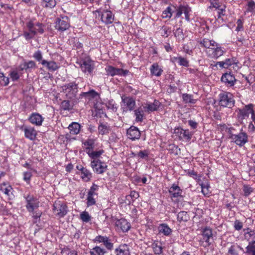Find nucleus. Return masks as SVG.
Listing matches in <instances>:
<instances>
[{"instance_id":"f257e3e1","label":"nucleus","mask_w":255,"mask_h":255,"mask_svg":"<svg viewBox=\"0 0 255 255\" xmlns=\"http://www.w3.org/2000/svg\"><path fill=\"white\" fill-rule=\"evenodd\" d=\"M219 104L220 106L232 108L235 105V100L232 94L223 91L219 95Z\"/></svg>"},{"instance_id":"f03ea898","label":"nucleus","mask_w":255,"mask_h":255,"mask_svg":"<svg viewBox=\"0 0 255 255\" xmlns=\"http://www.w3.org/2000/svg\"><path fill=\"white\" fill-rule=\"evenodd\" d=\"M63 92L67 99L73 100L78 93V85L75 82H70L62 86Z\"/></svg>"},{"instance_id":"7ed1b4c3","label":"nucleus","mask_w":255,"mask_h":255,"mask_svg":"<svg viewBox=\"0 0 255 255\" xmlns=\"http://www.w3.org/2000/svg\"><path fill=\"white\" fill-rule=\"evenodd\" d=\"M53 211L56 216L61 218L65 216L68 212V207L63 202L56 201L53 205Z\"/></svg>"},{"instance_id":"20e7f679","label":"nucleus","mask_w":255,"mask_h":255,"mask_svg":"<svg viewBox=\"0 0 255 255\" xmlns=\"http://www.w3.org/2000/svg\"><path fill=\"white\" fill-rule=\"evenodd\" d=\"M26 208L29 212H33L34 210L38 208L39 201L38 199L33 196L27 195L25 197Z\"/></svg>"},{"instance_id":"39448f33","label":"nucleus","mask_w":255,"mask_h":255,"mask_svg":"<svg viewBox=\"0 0 255 255\" xmlns=\"http://www.w3.org/2000/svg\"><path fill=\"white\" fill-rule=\"evenodd\" d=\"M230 138L238 145L242 146L248 141V136L245 132H240L239 134H235L230 133Z\"/></svg>"},{"instance_id":"423d86ee","label":"nucleus","mask_w":255,"mask_h":255,"mask_svg":"<svg viewBox=\"0 0 255 255\" xmlns=\"http://www.w3.org/2000/svg\"><path fill=\"white\" fill-rule=\"evenodd\" d=\"M91 165L94 171L97 174H102L107 169L106 164L99 159L94 160L91 162Z\"/></svg>"},{"instance_id":"0eeeda50","label":"nucleus","mask_w":255,"mask_h":255,"mask_svg":"<svg viewBox=\"0 0 255 255\" xmlns=\"http://www.w3.org/2000/svg\"><path fill=\"white\" fill-rule=\"evenodd\" d=\"M80 67L84 73L91 74L95 67L94 61L89 58H86L82 61Z\"/></svg>"},{"instance_id":"6e6552de","label":"nucleus","mask_w":255,"mask_h":255,"mask_svg":"<svg viewBox=\"0 0 255 255\" xmlns=\"http://www.w3.org/2000/svg\"><path fill=\"white\" fill-rule=\"evenodd\" d=\"M221 81L224 83L227 87L234 86L236 83L237 80L234 75L231 73H225L221 77Z\"/></svg>"},{"instance_id":"1a4fd4ad","label":"nucleus","mask_w":255,"mask_h":255,"mask_svg":"<svg viewBox=\"0 0 255 255\" xmlns=\"http://www.w3.org/2000/svg\"><path fill=\"white\" fill-rule=\"evenodd\" d=\"M254 105L250 104L245 106L243 109H239L238 110V117L239 119L243 120L248 118L250 114L253 113Z\"/></svg>"},{"instance_id":"9d476101","label":"nucleus","mask_w":255,"mask_h":255,"mask_svg":"<svg viewBox=\"0 0 255 255\" xmlns=\"http://www.w3.org/2000/svg\"><path fill=\"white\" fill-rule=\"evenodd\" d=\"M70 27V24L67 17L58 18L56 19L55 25L56 29L64 31Z\"/></svg>"},{"instance_id":"9b49d317","label":"nucleus","mask_w":255,"mask_h":255,"mask_svg":"<svg viewBox=\"0 0 255 255\" xmlns=\"http://www.w3.org/2000/svg\"><path fill=\"white\" fill-rule=\"evenodd\" d=\"M174 133L179 137L180 139H185L190 140L193 135V133L188 130H184L183 129L177 128L174 129Z\"/></svg>"},{"instance_id":"f8f14e48","label":"nucleus","mask_w":255,"mask_h":255,"mask_svg":"<svg viewBox=\"0 0 255 255\" xmlns=\"http://www.w3.org/2000/svg\"><path fill=\"white\" fill-rule=\"evenodd\" d=\"M127 134L128 137L132 140L139 139L140 137L139 130L137 128L134 126H131L127 130Z\"/></svg>"},{"instance_id":"ddd939ff","label":"nucleus","mask_w":255,"mask_h":255,"mask_svg":"<svg viewBox=\"0 0 255 255\" xmlns=\"http://www.w3.org/2000/svg\"><path fill=\"white\" fill-rule=\"evenodd\" d=\"M95 242L103 243L105 247L109 250H112L113 249V244L111 240L106 236H98L95 238Z\"/></svg>"},{"instance_id":"4468645a","label":"nucleus","mask_w":255,"mask_h":255,"mask_svg":"<svg viewBox=\"0 0 255 255\" xmlns=\"http://www.w3.org/2000/svg\"><path fill=\"white\" fill-rule=\"evenodd\" d=\"M245 239L248 241L249 244H255V232L248 228L244 230Z\"/></svg>"},{"instance_id":"2eb2a0df","label":"nucleus","mask_w":255,"mask_h":255,"mask_svg":"<svg viewBox=\"0 0 255 255\" xmlns=\"http://www.w3.org/2000/svg\"><path fill=\"white\" fill-rule=\"evenodd\" d=\"M116 226L124 232H128L130 228V224L125 219L122 218L117 221Z\"/></svg>"},{"instance_id":"dca6fc26","label":"nucleus","mask_w":255,"mask_h":255,"mask_svg":"<svg viewBox=\"0 0 255 255\" xmlns=\"http://www.w3.org/2000/svg\"><path fill=\"white\" fill-rule=\"evenodd\" d=\"M182 192V190L175 184H173L169 190V193L171 198L181 197Z\"/></svg>"},{"instance_id":"f3484780","label":"nucleus","mask_w":255,"mask_h":255,"mask_svg":"<svg viewBox=\"0 0 255 255\" xmlns=\"http://www.w3.org/2000/svg\"><path fill=\"white\" fill-rule=\"evenodd\" d=\"M122 102L126 106L127 110L132 111L134 109L135 106V102L134 100L130 97H126L122 98Z\"/></svg>"},{"instance_id":"a211bd4d","label":"nucleus","mask_w":255,"mask_h":255,"mask_svg":"<svg viewBox=\"0 0 255 255\" xmlns=\"http://www.w3.org/2000/svg\"><path fill=\"white\" fill-rule=\"evenodd\" d=\"M102 21L106 24L112 23L114 20V16L111 11L106 10L101 15Z\"/></svg>"},{"instance_id":"6ab92c4d","label":"nucleus","mask_w":255,"mask_h":255,"mask_svg":"<svg viewBox=\"0 0 255 255\" xmlns=\"http://www.w3.org/2000/svg\"><path fill=\"white\" fill-rule=\"evenodd\" d=\"M29 120L33 124L36 126H41L42 125L43 119L39 114L33 113L30 116Z\"/></svg>"},{"instance_id":"aec40b11","label":"nucleus","mask_w":255,"mask_h":255,"mask_svg":"<svg viewBox=\"0 0 255 255\" xmlns=\"http://www.w3.org/2000/svg\"><path fill=\"white\" fill-rule=\"evenodd\" d=\"M117 255H129V250L126 244L120 245L118 248L116 249Z\"/></svg>"},{"instance_id":"412c9836","label":"nucleus","mask_w":255,"mask_h":255,"mask_svg":"<svg viewBox=\"0 0 255 255\" xmlns=\"http://www.w3.org/2000/svg\"><path fill=\"white\" fill-rule=\"evenodd\" d=\"M235 63L234 60L232 59H226L224 61L217 62L214 65V66L217 67L219 65L222 68H228L229 66Z\"/></svg>"},{"instance_id":"4be33fe9","label":"nucleus","mask_w":255,"mask_h":255,"mask_svg":"<svg viewBox=\"0 0 255 255\" xmlns=\"http://www.w3.org/2000/svg\"><path fill=\"white\" fill-rule=\"evenodd\" d=\"M150 70L152 75L157 77L160 76L163 72V70L157 63H154L151 65Z\"/></svg>"},{"instance_id":"5701e85b","label":"nucleus","mask_w":255,"mask_h":255,"mask_svg":"<svg viewBox=\"0 0 255 255\" xmlns=\"http://www.w3.org/2000/svg\"><path fill=\"white\" fill-rule=\"evenodd\" d=\"M25 136L30 140H33L36 137V131L33 128H24Z\"/></svg>"},{"instance_id":"b1692460","label":"nucleus","mask_w":255,"mask_h":255,"mask_svg":"<svg viewBox=\"0 0 255 255\" xmlns=\"http://www.w3.org/2000/svg\"><path fill=\"white\" fill-rule=\"evenodd\" d=\"M64 100L63 101L60 105L61 108L64 111H70L72 110L74 106V104L72 102L73 100Z\"/></svg>"},{"instance_id":"393cba45","label":"nucleus","mask_w":255,"mask_h":255,"mask_svg":"<svg viewBox=\"0 0 255 255\" xmlns=\"http://www.w3.org/2000/svg\"><path fill=\"white\" fill-rule=\"evenodd\" d=\"M41 64L47 67L49 70L54 71L58 68V66L56 62L54 61L48 62L46 60H43Z\"/></svg>"},{"instance_id":"a878e982","label":"nucleus","mask_w":255,"mask_h":255,"mask_svg":"<svg viewBox=\"0 0 255 255\" xmlns=\"http://www.w3.org/2000/svg\"><path fill=\"white\" fill-rule=\"evenodd\" d=\"M202 235L205 241L210 244V239L212 238L213 235L212 230L208 227L205 228L203 231Z\"/></svg>"},{"instance_id":"bb28decb","label":"nucleus","mask_w":255,"mask_h":255,"mask_svg":"<svg viewBox=\"0 0 255 255\" xmlns=\"http://www.w3.org/2000/svg\"><path fill=\"white\" fill-rule=\"evenodd\" d=\"M80 125L76 122L72 123L68 127L70 133L72 134H77L80 131Z\"/></svg>"},{"instance_id":"cd10ccee","label":"nucleus","mask_w":255,"mask_h":255,"mask_svg":"<svg viewBox=\"0 0 255 255\" xmlns=\"http://www.w3.org/2000/svg\"><path fill=\"white\" fill-rule=\"evenodd\" d=\"M108 75L114 76L116 75H119L120 72H122V69L116 68L112 66H108L106 69Z\"/></svg>"},{"instance_id":"c85d7f7f","label":"nucleus","mask_w":255,"mask_h":255,"mask_svg":"<svg viewBox=\"0 0 255 255\" xmlns=\"http://www.w3.org/2000/svg\"><path fill=\"white\" fill-rule=\"evenodd\" d=\"M0 190L4 194L9 196L10 194H12L13 189L10 185L3 183L0 185Z\"/></svg>"},{"instance_id":"c756f323","label":"nucleus","mask_w":255,"mask_h":255,"mask_svg":"<svg viewBox=\"0 0 255 255\" xmlns=\"http://www.w3.org/2000/svg\"><path fill=\"white\" fill-rule=\"evenodd\" d=\"M35 66V63L33 61H29L28 62H24V63L21 64L19 65V68L20 70H27L33 68H34Z\"/></svg>"},{"instance_id":"7c9ffc66","label":"nucleus","mask_w":255,"mask_h":255,"mask_svg":"<svg viewBox=\"0 0 255 255\" xmlns=\"http://www.w3.org/2000/svg\"><path fill=\"white\" fill-rule=\"evenodd\" d=\"M160 105V103L157 100H154L153 103L146 104L145 108L147 110L148 112H153L157 111Z\"/></svg>"},{"instance_id":"2f4dec72","label":"nucleus","mask_w":255,"mask_h":255,"mask_svg":"<svg viewBox=\"0 0 255 255\" xmlns=\"http://www.w3.org/2000/svg\"><path fill=\"white\" fill-rule=\"evenodd\" d=\"M244 251V249L239 245H232L228 250V254L231 255H239V250Z\"/></svg>"},{"instance_id":"473e14b6","label":"nucleus","mask_w":255,"mask_h":255,"mask_svg":"<svg viewBox=\"0 0 255 255\" xmlns=\"http://www.w3.org/2000/svg\"><path fill=\"white\" fill-rule=\"evenodd\" d=\"M81 178L85 182H88L90 180L92 177L91 173L86 168H81Z\"/></svg>"},{"instance_id":"72a5a7b5","label":"nucleus","mask_w":255,"mask_h":255,"mask_svg":"<svg viewBox=\"0 0 255 255\" xmlns=\"http://www.w3.org/2000/svg\"><path fill=\"white\" fill-rule=\"evenodd\" d=\"M189 219V216L187 212L181 211L177 214V220L180 222H187Z\"/></svg>"},{"instance_id":"f704fd0d","label":"nucleus","mask_w":255,"mask_h":255,"mask_svg":"<svg viewBox=\"0 0 255 255\" xmlns=\"http://www.w3.org/2000/svg\"><path fill=\"white\" fill-rule=\"evenodd\" d=\"M83 144L86 146V149L87 152H90L94 148L95 140L92 138H89L86 140Z\"/></svg>"},{"instance_id":"c9c22d12","label":"nucleus","mask_w":255,"mask_h":255,"mask_svg":"<svg viewBox=\"0 0 255 255\" xmlns=\"http://www.w3.org/2000/svg\"><path fill=\"white\" fill-rule=\"evenodd\" d=\"M110 130V127L106 124H101L98 126L99 133L102 135L108 134Z\"/></svg>"},{"instance_id":"e433bc0d","label":"nucleus","mask_w":255,"mask_h":255,"mask_svg":"<svg viewBox=\"0 0 255 255\" xmlns=\"http://www.w3.org/2000/svg\"><path fill=\"white\" fill-rule=\"evenodd\" d=\"M159 229L160 233H163L165 236H169L172 232L171 229L165 224L160 225Z\"/></svg>"},{"instance_id":"4c0bfd02","label":"nucleus","mask_w":255,"mask_h":255,"mask_svg":"<svg viewBox=\"0 0 255 255\" xmlns=\"http://www.w3.org/2000/svg\"><path fill=\"white\" fill-rule=\"evenodd\" d=\"M255 244H249L246 248V251H243L248 255H255Z\"/></svg>"},{"instance_id":"58836bf2","label":"nucleus","mask_w":255,"mask_h":255,"mask_svg":"<svg viewBox=\"0 0 255 255\" xmlns=\"http://www.w3.org/2000/svg\"><path fill=\"white\" fill-rule=\"evenodd\" d=\"M182 99L183 101L186 103L195 104L196 100L193 99V95L188 94H183Z\"/></svg>"},{"instance_id":"ea45409f","label":"nucleus","mask_w":255,"mask_h":255,"mask_svg":"<svg viewBox=\"0 0 255 255\" xmlns=\"http://www.w3.org/2000/svg\"><path fill=\"white\" fill-rule=\"evenodd\" d=\"M105 253L106 251L104 249L98 246L95 247L90 251L91 255H103Z\"/></svg>"},{"instance_id":"a19ab883","label":"nucleus","mask_w":255,"mask_h":255,"mask_svg":"<svg viewBox=\"0 0 255 255\" xmlns=\"http://www.w3.org/2000/svg\"><path fill=\"white\" fill-rule=\"evenodd\" d=\"M167 149L170 152L174 155H178L180 152V149L178 148V146L174 144H169L167 147Z\"/></svg>"},{"instance_id":"79ce46f5","label":"nucleus","mask_w":255,"mask_h":255,"mask_svg":"<svg viewBox=\"0 0 255 255\" xmlns=\"http://www.w3.org/2000/svg\"><path fill=\"white\" fill-rule=\"evenodd\" d=\"M213 52V57L216 59L223 55L224 53V51L222 49L220 46H217Z\"/></svg>"},{"instance_id":"37998d69","label":"nucleus","mask_w":255,"mask_h":255,"mask_svg":"<svg viewBox=\"0 0 255 255\" xmlns=\"http://www.w3.org/2000/svg\"><path fill=\"white\" fill-rule=\"evenodd\" d=\"M152 246L155 254L160 255L162 253V248L157 243H153Z\"/></svg>"},{"instance_id":"c03bdc74","label":"nucleus","mask_w":255,"mask_h":255,"mask_svg":"<svg viewBox=\"0 0 255 255\" xmlns=\"http://www.w3.org/2000/svg\"><path fill=\"white\" fill-rule=\"evenodd\" d=\"M174 59L178 62L179 64L185 67H188L189 63L187 60L182 57H175Z\"/></svg>"},{"instance_id":"a18cd8bd","label":"nucleus","mask_w":255,"mask_h":255,"mask_svg":"<svg viewBox=\"0 0 255 255\" xmlns=\"http://www.w3.org/2000/svg\"><path fill=\"white\" fill-rule=\"evenodd\" d=\"M80 218L82 221L87 223L90 221L91 216L87 212L84 211L80 214Z\"/></svg>"},{"instance_id":"49530a36","label":"nucleus","mask_w":255,"mask_h":255,"mask_svg":"<svg viewBox=\"0 0 255 255\" xmlns=\"http://www.w3.org/2000/svg\"><path fill=\"white\" fill-rule=\"evenodd\" d=\"M103 150H101L97 151H94L93 150L91 151L90 152H87V153L92 158H98L103 153Z\"/></svg>"},{"instance_id":"de8ad7c7","label":"nucleus","mask_w":255,"mask_h":255,"mask_svg":"<svg viewBox=\"0 0 255 255\" xmlns=\"http://www.w3.org/2000/svg\"><path fill=\"white\" fill-rule=\"evenodd\" d=\"M95 196L93 195H87V206H91L92 205H94L96 204V200L94 198Z\"/></svg>"},{"instance_id":"09e8293b","label":"nucleus","mask_w":255,"mask_h":255,"mask_svg":"<svg viewBox=\"0 0 255 255\" xmlns=\"http://www.w3.org/2000/svg\"><path fill=\"white\" fill-rule=\"evenodd\" d=\"M98 94L94 90H92L88 92L82 93L80 96H84L86 97L90 98H95L96 96H97Z\"/></svg>"},{"instance_id":"8fccbe9b","label":"nucleus","mask_w":255,"mask_h":255,"mask_svg":"<svg viewBox=\"0 0 255 255\" xmlns=\"http://www.w3.org/2000/svg\"><path fill=\"white\" fill-rule=\"evenodd\" d=\"M134 114L136 117L135 120L136 122H141L143 120L142 111L139 109L134 111Z\"/></svg>"},{"instance_id":"3c124183","label":"nucleus","mask_w":255,"mask_h":255,"mask_svg":"<svg viewBox=\"0 0 255 255\" xmlns=\"http://www.w3.org/2000/svg\"><path fill=\"white\" fill-rule=\"evenodd\" d=\"M188 6L180 5L177 9L176 16L179 17L181 14L186 10L188 8Z\"/></svg>"},{"instance_id":"603ef678","label":"nucleus","mask_w":255,"mask_h":255,"mask_svg":"<svg viewBox=\"0 0 255 255\" xmlns=\"http://www.w3.org/2000/svg\"><path fill=\"white\" fill-rule=\"evenodd\" d=\"M162 16L164 18H169L172 16L171 8L170 6L167 7L163 12Z\"/></svg>"},{"instance_id":"864d4df0","label":"nucleus","mask_w":255,"mask_h":255,"mask_svg":"<svg viewBox=\"0 0 255 255\" xmlns=\"http://www.w3.org/2000/svg\"><path fill=\"white\" fill-rule=\"evenodd\" d=\"M36 34L35 30H31V31L29 32H24L23 35L26 39L28 40L33 38Z\"/></svg>"},{"instance_id":"5fc2aeb1","label":"nucleus","mask_w":255,"mask_h":255,"mask_svg":"<svg viewBox=\"0 0 255 255\" xmlns=\"http://www.w3.org/2000/svg\"><path fill=\"white\" fill-rule=\"evenodd\" d=\"M139 196L138 193L133 190L130 192V195L126 196V199L129 200V198H131L132 201H133L134 199H137Z\"/></svg>"},{"instance_id":"6e6d98bb","label":"nucleus","mask_w":255,"mask_h":255,"mask_svg":"<svg viewBox=\"0 0 255 255\" xmlns=\"http://www.w3.org/2000/svg\"><path fill=\"white\" fill-rule=\"evenodd\" d=\"M98 187L99 186L93 183L92 186L91 187L89 191H88V194L90 195L97 196V194L95 192L98 190Z\"/></svg>"},{"instance_id":"4d7b16f0","label":"nucleus","mask_w":255,"mask_h":255,"mask_svg":"<svg viewBox=\"0 0 255 255\" xmlns=\"http://www.w3.org/2000/svg\"><path fill=\"white\" fill-rule=\"evenodd\" d=\"M0 84L3 86H6L9 83V78L4 76L3 73H1L0 77Z\"/></svg>"},{"instance_id":"13d9d810","label":"nucleus","mask_w":255,"mask_h":255,"mask_svg":"<svg viewBox=\"0 0 255 255\" xmlns=\"http://www.w3.org/2000/svg\"><path fill=\"white\" fill-rule=\"evenodd\" d=\"M46 4V7H50V8H53L55 6L56 4V0H43Z\"/></svg>"},{"instance_id":"bf43d9fd","label":"nucleus","mask_w":255,"mask_h":255,"mask_svg":"<svg viewBox=\"0 0 255 255\" xmlns=\"http://www.w3.org/2000/svg\"><path fill=\"white\" fill-rule=\"evenodd\" d=\"M243 223L239 220H236L234 222V228L236 230L240 231L243 228Z\"/></svg>"},{"instance_id":"052dcab7","label":"nucleus","mask_w":255,"mask_h":255,"mask_svg":"<svg viewBox=\"0 0 255 255\" xmlns=\"http://www.w3.org/2000/svg\"><path fill=\"white\" fill-rule=\"evenodd\" d=\"M243 191L244 192L245 195L247 196L252 192L253 189L252 187L248 185H244L243 187Z\"/></svg>"},{"instance_id":"680f3d73","label":"nucleus","mask_w":255,"mask_h":255,"mask_svg":"<svg viewBox=\"0 0 255 255\" xmlns=\"http://www.w3.org/2000/svg\"><path fill=\"white\" fill-rule=\"evenodd\" d=\"M138 157L141 158H145L146 157H147L148 156V152L147 150H140L137 153Z\"/></svg>"},{"instance_id":"e2e57ef3","label":"nucleus","mask_w":255,"mask_h":255,"mask_svg":"<svg viewBox=\"0 0 255 255\" xmlns=\"http://www.w3.org/2000/svg\"><path fill=\"white\" fill-rule=\"evenodd\" d=\"M200 44L206 48H211L210 44V40L208 39H204L202 41H201Z\"/></svg>"},{"instance_id":"0e129e2a","label":"nucleus","mask_w":255,"mask_h":255,"mask_svg":"<svg viewBox=\"0 0 255 255\" xmlns=\"http://www.w3.org/2000/svg\"><path fill=\"white\" fill-rule=\"evenodd\" d=\"M33 57L38 61H42V56L40 51H36L33 54Z\"/></svg>"},{"instance_id":"69168bd1","label":"nucleus","mask_w":255,"mask_h":255,"mask_svg":"<svg viewBox=\"0 0 255 255\" xmlns=\"http://www.w3.org/2000/svg\"><path fill=\"white\" fill-rule=\"evenodd\" d=\"M255 9V3L253 1L248 2L247 5V10L253 11Z\"/></svg>"},{"instance_id":"338daca9","label":"nucleus","mask_w":255,"mask_h":255,"mask_svg":"<svg viewBox=\"0 0 255 255\" xmlns=\"http://www.w3.org/2000/svg\"><path fill=\"white\" fill-rule=\"evenodd\" d=\"M107 107L108 109L112 110V111L116 112L117 110V107L116 105L113 103L112 101H110L107 104Z\"/></svg>"},{"instance_id":"774afa93","label":"nucleus","mask_w":255,"mask_h":255,"mask_svg":"<svg viewBox=\"0 0 255 255\" xmlns=\"http://www.w3.org/2000/svg\"><path fill=\"white\" fill-rule=\"evenodd\" d=\"M32 174L29 172H25L23 173V179L26 181H28L30 180Z\"/></svg>"}]
</instances>
